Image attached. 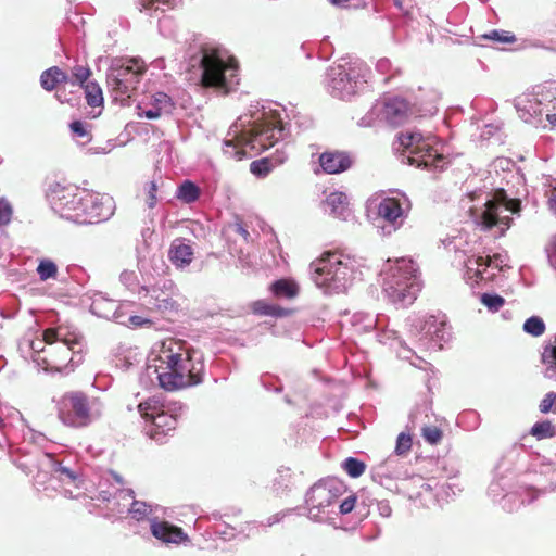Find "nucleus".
Masks as SVG:
<instances>
[{
    "instance_id": "nucleus-24",
    "label": "nucleus",
    "mask_w": 556,
    "mask_h": 556,
    "mask_svg": "<svg viewBox=\"0 0 556 556\" xmlns=\"http://www.w3.org/2000/svg\"><path fill=\"white\" fill-rule=\"evenodd\" d=\"M199 197V187L190 180L184 181L177 192V198L188 204L195 202Z\"/></svg>"
},
{
    "instance_id": "nucleus-41",
    "label": "nucleus",
    "mask_w": 556,
    "mask_h": 556,
    "mask_svg": "<svg viewBox=\"0 0 556 556\" xmlns=\"http://www.w3.org/2000/svg\"><path fill=\"white\" fill-rule=\"evenodd\" d=\"M12 217V207L9 202L0 200V225H7Z\"/></svg>"
},
{
    "instance_id": "nucleus-49",
    "label": "nucleus",
    "mask_w": 556,
    "mask_h": 556,
    "mask_svg": "<svg viewBox=\"0 0 556 556\" xmlns=\"http://www.w3.org/2000/svg\"><path fill=\"white\" fill-rule=\"evenodd\" d=\"M110 473L118 484L123 485L125 483L124 478L119 473L115 471H110Z\"/></svg>"
},
{
    "instance_id": "nucleus-32",
    "label": "nucleus",
    "mask_w": 556,
    "mask_h": 556,
    "mask_svg": "<svg viewBox=\"0 0 556 556\" xmlns=\"http://www.w3.org/2000/svg\"><path fill=\"white\" fill-rule=\"evenodd\" d=\"M481 303L490 311L497 312L504 306L505 300L498 294L483 293L481 295Z\"/></svg>"
},
{
    "instance_id": "nucleus-12",
    "label": "nucleus",
    "mask_w": 556,
    "mask_h": 556,
    "mask_svg": "<svg viewBox=\"0 0 556 556\" xmlns=\"http://www.w3.org/2000/svg\"><path fill=\"white\" fill-rule=\"evenodd\" d=\"M78 188L72 185L61 186L56 184L50 188L49 199L55 211L78 208L83 198L78 197Z\"/></svg>"
},
{
    "instance_id": "nucleus-33",
    "label": "nucleus",
    "mask_w": 556,
    "mask_h": 556,
    "mask_svg": "<svg viewBox=\"0 0 556 556\" xmlns=\"http://www.w3.org/2000/svg\"><path fill=\"white\" fill-rule=\"evenodd\" d=\"M273 169L270 161L268 159H262L257 161H253L250 164V170L252 174L258 177L267 176Z\"/></svg>"
},
{
    "instance_id": "nucleus-8",
    "label": "nucleus",
    "mask_w": 556,
    "mask_h": 556,
    "mask_svg": "<svg viewBox=\"0 0 556 556\" xmlns=\"http://www.w3.org/2000/svg\"><path fill=\"white\" fill-rule=\"evenodd\" d=\"M520 210L518 200L508 199L504 189L495 190L493 198L485 203V211L482 213V225L491 229L497 225L510 226L511 218L508 215L503 216L502 211L517 213Z\"/></svg>"
},
{
    "instance_id": "nucleus-2",
    "label": "nucleus",
    "mask_w": 556,
    "mask_h": 556,
    "mask_svg": "<svg viewBox=\"0 0 556 556\" xmlns=\"http://www.w3.org/2000/svg\"><path fill=\"white\" fill-rule=\"evenodd\" d=\"M417 264L410 258L388 260L384 270L383 290L395 304L407 306L413 304L421 289Z\"/></svg>"
},
{
    "instance_id": "nucleus-3",
    "label": "nucleus",
    "mask_w": 556,
    "mask_h": 556,
    "mask_svg": "<svg viewBox=\"0 0 556 556\" xmlns=\"http://www.w3.org/2000/svg\"><path fill=\"white\" fill-rule=\"evenodd\" d=\"M281 121L255 123L248 131L224 142V154L230 159L242 160L251 154H260L274 147L282 137Z\"/></svg>"
},
{
    "instance_id": "nucleus-43",
    "label": "nucleus",
    "mask_w": 556,
    "mask_h": 556,
    "mask_svg": "<svg viewBox=\"0 0 556 556\" xmlns=\"http://www.w3.org/2000/svg\"><path fill=\"white\" fill-rule=\"evenodd\" d=\"M355 503H356V497L354 495L346 497L340 504V513L343 515L351 513L355 507Z\"/></svg>"
},
{
    "instance_id": "nucleus-46",
    "label": "nucleus",
    "mask_w": 556,
    "mask_h": 556,
    "mask_svg": "<svg viewBox=\"0 0 556 556\" xmlns=\"http://www.w3.org/2000/svg\"><path fill=\"white\" fill-rule=\"evenodd\" d=\"M131 513L146 516L148 514V506L144 503L135 501L131 506Z\"/></svg>"
},
{
    "instance_id": "nucleus-1",
    "label": "nucleus",
    "mask_w": 556,
    "mask_h": 556,
    "mask_svg": "<svg viewBox=\"0 0 556 556\" xmlns=\"http://www.w3.org/2000/svg\"><path fill=\"white\" fill-rule=\"evenodd\" d=\"M157 361L156 378L160 387L166 391L197 386L203 380L204 364L194 361L192 353L179 341H163Z\"/></svg>"
},
{
    "instance_id": "nucleus-20",
    "label": "nucleus",
    "mask_w": 556,
    "mask_h": 556,
    "mask_svg": "<svg viewBox=\"0 0 556 556\" xmlns=\"http://www.w3.org/2000/svg\"><path fill=\"white\" fill-rule=\"evenodd\" d=\"M270 291L277 298L293 299L299 293V287L293 280L278 279L270 285Z\"/></svg>"
},
{
    "instance_id": "nucleus-14",
    "label": "nucleus",
    "mask_w": 556,
    "mask_h": 556,
    "mask_svg": "<svg viewBox=\"0 0 556 556\" xmlns=\"http://www.w3.org/2000/svg\"><path fill=\"white\" fill-rule=\"evenodd\" d=\"M378 216L388 224L400 227L405 217L406 210L403 207V202L397 198H384L378 205Z\"/></svg>"
},
{
    "instance_id": "nucleus-39",
    "label": "nucleus",
    "mask_w": 556,
    "mask_h": 556,
    "mask_svg": "<svg viewBox=\"0 0 556 556\" xmlns=\"http://www.w3.org/2000/svg\"><path fill=\"white\" fill-rule=\"evenodd\" d=\"M144 191L147 194L146 203L149 208H153L157 202V198H156L157 185L155 184V181L147 182L146 187H144Z\"/></svg>"
},
{
    "instance_id": "nucleus-13",
    "label": "nucleus",
    "mask_w": 556,
    "mask_h": 556,
    "mask_svg": "<svg viewBox=\"0 0 556 556\" xmlns=\"http://www.w3.org/2000/svg\"><path fill=\"white\" fill-rule=\"evenodd\" d=\"M319 165L324 173L334 175L350 169L353 165V157L346 151L331 150L319 155Z\"/></svg>"
},
{
    "instance_id": "nucleus-9",
    "label": "nucleus",
    "mask_w": 556,
    "mask_h": 556,
    "mask_svg": "<svg viewBox=\"0 0 556 556\" xmlns=\"http://www.w3.org/2000/svg\"><path fill=\"white\" fill-rule=\"evenodd\" d=\"M312 267L314 268V281L320 287L344 279L349 270L342 255L336 252L324 253L320 258L312 263Z\"/></svg>"
},
{
    "instance_id": "nucleus-36",
    "label": "nucleus",
    "mask_w": 556,
    "mask_h": 556,
    "mask_svg": "<svg viewBox=\"0 0 556 556\" xmlns=\"http://www.w3.org/2000/svg\"><path fill=\"white\" fill-rule=\"evenodd\" d=\"M153 106L162 109V112L169 113L174 106L172 99L164 92L153 96Z\"/></svg>"
},
{
    "instance_id": "nucleus-28",
    "label": "nucleus",
    "mask_w": 556,
    "mask_h": 556,
    "mask_svg": "<svg viewBox=\"0 0 556 556\" xmlns=\"http://www.w3.org/2000/svg\"><path fill=\"white\" fill-rule=\"evenodd\" d=\"M343 469L352 478L361 477L366 469V465L354 457H349L343 463Z\"/></svg>"
},
{
    "instance_id": "nucleus-37",
    "label": "nucleus",
    "mask_w": 556,
    "mask_h": 556,
    "mask_svg": "<svg viewBox=\"0 0 556 556\" xmlns=\"http://www.w3.org/2000/svg\"><path fill=\"white\" fill-rule=\"evenodd\" d=\"M540 412L543 414H547L549 412L556 413V393L548 392L545 394L543 400L539 405Z\"/></svg>"
},
{
    "instance_id": "nucleus-35",
    "label": "nucleus",
    "mask_w": 556,
    "mask_h": 556,
    "mask_svg": "<svg viewBox=\"0 0 556 556\" xmlns=\"http://www.w3.org/2000/svg\"><path fill=\"white\" fill-rule=\"evenodd\" d=\"M59 341H61L68 351H73L74 353L76 352V346H81V337L77 336L76 333L68 332L66 328L65 332H63V336H61ZM77 352H80V349H78Z\"/></svg>"
},
{
    "instance_id": "nucleus-30",
    "label": "nucleus",
    "mask_w": 556,
    "mask_h": 556,
    "mask_svg": "<svg viewBox=\"0 0 556 556\" xmlns=\"http://www.w3.org/2000/svg\"><path fill=\"white\" fill-rule=\"evenodd\" d=\"M37 273L40 279L45 281L49 278H55L58 274V267L52 261L43 260L39 263Z\"/></svg>"
},
{
    "instance_id": "nucleus-5",
    "label": "nucleus",
    "mask_w": 556,
    "mask_h": 556,
    "mask_svg": "<svg viewBox=\"0 0 556 556\" xmlns=\"http://www.w3.org/2000/svg\"><path fill=\"white\" fill-rule=\"evenodd\" d=\"M397 138L402 150L409 153L407 160L410 165L429 170L443 169L445 156L432 146L430 138L418 131L401 132Z\"/></svg>"
},
{
    "instance_id": "nucleus-4",
    "label": "nucleus",
    "mask_w": 556,
    "mask_h": 556,
    "mask_svg": "<svg viewBox=\"0 0 556 556\" xmlns=\"http://www.w3.org/2000/svg\"><path fill=\"white\" fill-rule=\"evenodd\" d=\"M61 419L74 428L89 426L101 416L102 403L99 397L88 396L81 391L66 392L62 396Z\"/></svg>"
},
{
    "instance_id": "nucleus-29",
    "label": "nucleus",
    "mask_w": 556,
    "mask_h": 556,
    "mask_svg": "<svg viewBox=\"0 0 556 556\" xmlns=\"http://www.w3.org/2000/svg\"><path fill=\"white\" fill-rule=\"evenodd\" d=\"M421 435L429 444L437 445L443 438V431L437 426H425L421 429Z\"/></svg>"
},
{
    "instance_id": "nucleus-19",
    "label": "nucleus",
    "mask_w": 556,
    "mask_h": 556,
    "mask_svg": "<svg viewBox=\"0 0 556 556\" xmlns=\"http://www.w3.org/2000/svg\"><path fill=\"white\" fill-rule=\"evenodd\" d=\"M68 76L58 66L46 70L40 76L41 87L47 91L54 90L60 84L66 83Z\"/></svg>"
},
{
    "instance_id": "nucleus-10",
    "label": "nucleus",
    "mask_w": 556,
    "mask_h": 556,
    "mask_svg": "<svg viewBox=\"0 0 556 556\" xmlns=\"http://www.w3.org/2000/svg\"><path fill=\"white\" fill-rule=\"evenodd\" d=\"M416 114L415 108L401 97L386 98L379 110V115L391 126H400Z\"/></svg>"
},
{
    "instance_id": "nucleus-50",
    "label": "nucleus",
    "mask_w": 556,
    "mask_h": 556,
    "mask_svg": "<svg viewBox=\"0 0 556 556\" xmlns=\"http://www.w3.org/2000/svg\"><path fill=\"white\" fill-rule=\"evenodd\" d=\"M549 207H551V210L553 211V213L556 215V194H554V195L549 199Z\"/></svg>"
},
{
    "instance_id": "nucleus-15",
    "label": "nucleus",
    "mask_w": 556,
    "mask_h": 556,
    "mask_svg": "<svg viewBox=\"0 0 556 556\" xmlns=\"http://www.w3.org/2000/svg\"><path fill=\"white\" fill-rule=\"evenodd\" d=\"M151 533L154 538L164 543L180 544L189 539L187 533H185L180 527L174 526L164 520L152 521Z\"/></svg>"
},
{
    "instance_id": "nucleus-31",
    "label": "nucleus",
    "mask_w": 556,
    "mask_h": 556,
    "mask_svg": "<svg viewBox=\"0 0 556 556\" xmlns=\"http://www.w3.org/2000/svg\"><path fill=\"white\" fill-rule=\"evenodd\" d=\"M483 38L494 40L501 43H515L516 36L508 30H492L489 34L483 35Z\"/></svg>"
},
{
    "instance_id": "nucleus-7",
    "label": "nucleus",
    "mask_w": 556,
    "mask_h": 556,
    "mask_svg": "<svg viewBox=\"0 0 556 556\" xmlns=\"http://www.w3.org/2000/svg\"><path fill=\"white\" fill-rule=\"evenodd\" d=\"M201 85L205 88H215L224 93L229 92L226 71L237 70L235 59L224 61L216 49L204 50L201 59Z\"/></svg>"
},
{
    "instance_id": "nucleus-52",
    "label": "nucleus",
    "mask_w": 556,
    "mask_h": 556,
    "mask_svg": "<svg viewBox=\"0 0 556 556\" xmlns=\"http://www.w3.org/2000/svg\"><path fill=\"white\" fill-rule=\"evenodd\" d=\"M547 119L549 121L551 124L555 125L556 124V114H547Z\"/></svg>"
},
{
    "instance_id": "nucleus-27",
    "label": "nucleus",
    "mask_w": 556,
    "mask_h": 556,
    "mask_svg": "<svg viewBox=\"0 0 556 556\" xmlns=\"http://www.w3.org/2000/svg\"><path fill=\"white\" fill-rule=\"evenodd\" d=\"M523 330L533 337H540L545 332V324L542 318L532 316L525 321Z\"/></svg>"
},
{
    "instance_id": "nucleus-22",
    "label": "nucleus",
    "mask_w": 556,
    "mask_h": 556,
    "mask_svg": "<svg viewBox=\"0 0 556 556\" xmlns=\"http://www.w3.org/2000/svg\"><path fill=\"white\" fill-rule=\"evenodd\" d=\"M541 361L546 366L545 377L556 379V345L544 346Z\"/></svg>"
},
{
    "instance_id": "nucleus-23",
    "label": "nucleus",
    "mask_w": 556,
    "mask_h": 556,
    "mask_svg": "<svg viewBox=\"0 0 556 556\" xmlns=\"http://www.w3.org/2000/svg\"><path fill=\"white\" fill-rule=\"evenodd\" d=\"M138 410L146 420L152 421L164 410V405L155 399H148L138 405Z\"/></svg>"
},
{
    "instance_id": "nucleus-16",
    "label": "nucleus",
    "mask_w": 556,
    "mask_h": 556,
    "mask_svg": "<svg viewBox=\"0 0 556 556\" xmlns=\"http://www.w3.org/2000/svg\"><path fill=\"white\" fill-rule=\"evenodd\" d=\"M151 422L152 426L148 431L149 437L162 443L164 438L176 429L178 420L177 415L170 414L164 409Z\"/></svg>"
},
{
    "instance_id": "nucleus-42",
    "label": "nucleus",
    "mask_w": 556,
    "mask_h": 556,
    "mask_svg": "<svg viewBox=\"0 0 556 556\" xmlns=\"http://www.w3.org/2000/svg\"><path fill=\"white\" fill-rule=\"evenodd\" d=\"M546 251L549 263L556 268V233L551 238Z\"/></svg>"
},
{
    "instance_id": "nucleus-38",
    "label": "nucleus",
    "mask_w": 556,
    "mask_h": 556,
    "mask_svg": "<svg viewBox=\"0 0 556 556\" xmlns=\"http://www.w3.org/2000/svg\"><path fill=\"white\" fill-rule=\"evenodd\" d=\"M72 74H73L75 81L80 87H83L84 85L87 84V80H88L89 76L91 75V72L88 67L77 65V66L73 67Z\"/></svg>"
},
{
    "instance_id": "nucleus-6",
    "label": "nucleus",
    "mask_w": 556,
    "mask_h": 556,
    "mask_svg": "<svg viewBox=\"0 0 556 556\" xmlns=\"http://www.w3.org/2000/svg\"><path fill=\"white\" fill-rule=\"evenodd\" d=\"M147 68L143 62L130 59L113 63L108 71L106 83L115 98H131Z\"/></svg>"
},
{
    "instance_id": "nucleus-25",
    "label": "nucleus",
    "mask_w": 556,
    "mask_h": 556,
    "mask_svg": "<svg viewBox=\"0 0 556 556\" xmlns=\"http://www.w3.org/2000/svg\"><path fill=\"white\" fill-rule=\"evenodd\" d=\"M530 434L536 440L551 439L556 435V427L549 420L535 422L530 430Z\"/></svg>"
},
{
    "instance_id": "nucleus-44",
    "label": "nucleus",
    "mask_w": 556,
    "mask_h": 556,
    "mask_svg": "<svg viewBox=\"0 0 556 556\" xmlns=\"http://www.w3.org/2000/svg\"><path fill=\"white\" fill-rule=\"evenodd\" d=\"M70 128L78 137L83 138L88 136V131L80 121H74L73 123H71Z\"/></svg>"
},
{
    "instance_id": "nucleus-47",
    "label": "nucleus",
    "mask_w": 556,
    "mask_h": 556,
    "mask_svg": "<svg viewBox=\"0 0 556 556\" xmlns=\"http://www.w3.org/2000/svg\"><path fill=\"white\" fill-rule=\"evenodd\" d=\"M129 323H130L132 326H135V327H142V326H144V325H151V324H152V323H151V320L146 319V318H143V317H141V316H137V315H136V316H131V317L129 318Z\"/></svg>"
},
{
    "instance_id": "nucleus-21",
    "label": "nucleus",
    "mask_w": 556,
    "mask_h": 556,
    "mask_svg": "<svg viewBox=\"0 0 556 556\" xmlns=\"http://www.w3.org/2000/svg\"><path fill=\"white\" fill-rule=\"evenodd\" d=\"M326 205L334 217H342L348 210V197L340 191L332 192L327 197Z\"/></svg>"
},
{
    "instance_id": "nucleus-34",
    "label": "nucleus",
    "mask_w": 556,
    "mask_h": 556,
    "mask_svg": "<svg viewBox=\"0 0 556 556\" xmlns=\"http://www.w3.org/2000/svg\"><path fill=\"white\" fill-rule=\"evenodd\" d=\"M412 445H413V440H412L410 434L401 432L397 435L396 445H395L396 455H400V456L406 455L410 451Z\"/></svg>"
},
{
    "instance_id": "nucleus-11",
    "label": "nucleus",
    "mask_w": 556,
    "mask_h": 556,
    "mask_svg": "<svg viewBox=\"0 0 556 556\" xmlns=\"http://www.w3.org/2000/svg\"><path fill=\"white\" fill-rule=\"evenodd\" d=\"M338 497V488L334 482L323 481L315 483L306 495V504L313 516L329 507Z\"/></svg>"
},
{
    "instance_id": "nucleus-18",
    "label": "nucleus",
    "mask_w": 556,
    "mask_h": 556,
    "mask_svg": "<svg viewBox=\"0 0 556 556\" xmlns=\"http://www.w3.org/2000/svg\"><path fill=\"white\" fill-rule=\"evenodd\" d=\"M251 312L257 316L285 317L292 313L291 309L279 305L269 304L264 300H257L250 305Z\"/></svg>"
},
{
    "instance_id": "nucleus-45",
    "label": "nucleus",
    "mask_w": 556,
    "mask_h": 556,
    "mask_svg": "<svg viewBox=\"0 0 556 556\" xmlns=\"http://www.w3.org/2000/svg\"><path fill=\"white\" fill-rule=\"evenodd\" d=\"M164 112H162V109H157L153 106L152 109L146 110L142 113H140V116H144L149 119H155L159 118Z\"/></svg>"
},
{
    "instance_id": "nucleus-48",
    "label": "nucleus",
    "mask_w": 556,
    "mask_h": 556,
    "mask_svg": "<svg viewBox=\"0 0 556 556\" xmlns=\"http://www.w3.org/2000/svg\"><path fill=\"white\" fill-rule=\"evenodd\" d=\"M491 264V257L490 256H486V257H483V256H478L476 258V265L478 267L480 266H484V268L489 267Z\"/></svg>"
},
{
    "instance_id": "nucleus-51",
    "label": "nucleus",
    "mask_w": 556,
    "mask_h": 556,
    "mask_svg": "<svg viewBox=\"0 0 556 556\" xmlns=\"http://www.w3.org/2000/svg\"><path fill=\"white\" fill-rule=\"evenodd\" d=\"M333 5H342L343 3L348 2L349 0H328Z\"/></svg>"
},
{
    "instance_id": "nucleus-17",
    "label": "nucleus",
    "mask_w": 556,
    "mask_h": 556,
    "mask_svg": "<svg viewBox=\"0 0 556 556\" xmlns=\"http://www.w3.org/2000/svg\"><path fill=\"white\" fill-rule=\"evenodd\" d=\"M193 249L182 238H176L170 243L168 260L176 268H186L193 261Z\"/></svg>"
},
{
    "instance_id": "nucleus-40",
    "label": "nucleus",
    "mask_w": 556,
    "mask_h": 556,
    "mask_svg": "<svg viewBox=\"0 0 556 556\" xmlns=\"http://www.w3.org/2000/svg\"><path fill=\"white\" fill-rule=\"evenodd\" d=\"M63 332H65L64 327H59L56 329L48 328L43 331V341L47 344H52V343L59 341V339H61V336H63Z\"/></svg>"
},
{
    "instance_id": "nucleus-26",
    "label": "nucleus",
    "mask_w": 556,
    "mask_h": 556,
    "mask_svg": "<svg viewBox=\"0 0 556 556\" xmlns=\"http://www.w3.org/2000/svg\"><path fill=\"white\" fill-rule=\"evenodd\" d=\"M81 88L85 90L88 105L96 108L103 104L102 90L97 83H87Z\"/></svg>"
}]
</instances>
